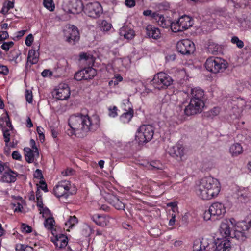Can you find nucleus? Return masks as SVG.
Returning <instances> with one entry per match:
<instances>
[{"mask_svg": "<svg viewBox=\"0 0 251 251\" xmlns=\"http://www.w3.org/2000/svg\"><path fill=\"white\" fill-rule=\"evenodd\" d=\"M85 80L91 79L97 75V71L92 67H87L83 69Z\"/></svg>", "mask_w": 251, "mask_h": 251, "instance_id": "37", "label": "nucleus"}, {"mask_svg": "<svg viewBox=\"0 0 251 251\" xmlns=\"http://www.w3.org/2000/svg\"><path fill=\"white\" fill-rule=\"evenodd\" d=\"M242 111L243 109L242 107H239L234 104V106L229 112V121L230 122H233L234 120L238 119L241 116Z\"/></svg>", "mask_w": 251, "mask_h": 251, "instance_id": "34", "label": "nucleus"}, {"mask_svg": "<svg viewBox=\"0 0 251 251\" xmlns=\"http://www.w3.org/2000/svg\"><path fill=\"white\" fill-rule=\"evenodd\" d=\"M124 104L128 105V110L123 113L120 117L121 122L126 124L129 123L133 116V110L131 108V103L129 100H125L123 101Z\"/></svg>", "mask_w": 251, "mask_h": 251, "instance_id": "25", "label": "nucleus"}, {"mask_svg": "<svg viewBox=\"0 0 251 251\" xmlns=\"http://www.w3.org/2000/svg\"><path fill=\"white\" fill-rule=\"evenodd\" d=\"M237 223L234 218L229 219H224L221 224L219 229V233L223 238H229L231 234V226L234 228L235 231V226Z\"/></svg>", "mask_w": 251, "mask_h": 251, "instance_id": "12", "label": "nucleus"}, {"mask_svg": "<svg viewBox=\"0 0 251 251\" xmlns=\"http://www.w3.org/2000/svg\"><path fill=\"white\" fill-rule=\"evenodd\" d=\"M83 72L84 71H83V70H81L76 72L74 75V78L77 81L85 79V77Z\"/></svg>", "mask_w": 251, "mask_h": 251, "instance_id": "49", "label": "nucleus"}, {"mask_svg": "<svg viewBox=\"0 0 251 251\" xmlns=\"http://www.w3.org/2000/svg\"><path fill=\"white\" fill-rule=\"evenodd\" d=\"M203 218L205 221H208L210 220H215L213 218V215L211 214L210 210L209 208L208 210L205 211L203 214Z\"/></svg>", "mask_w": 251, "mask_h": 251, "instance_id": "52", "label": "nucleus"}, {"mask_svg": "<svg viewBox=\"0 0 251 251\" xmlns=\"http://www.w3.org/2000/svg\"><path fill=\"white\" fill-rule=\"evenodd\" d=\"M235 25L241 31L251 29V20L248 18H235L234 20Z\"/></svg>", "mask_w": 251, "mask_h": 251, "instance_id": "26", "label": "nucleus"}, {"mask_svg": "<svg viewBox=\"0 0 251 251\" xmlns=\"http://www.w3.org/2000/svg\"><path fill=\"white\" fill-rule=\"evenodd\" d=\"M24 151L25 159L29 163L33 162L35 159L39 156L38 149L33 150L29 148H25Z\"/></svg>", "mask_w": 251, "mask_h": 251, "instance_id": "27", "label": "nucleus"}, {"mask_svg": "<svg viewBox=\"0 0 251 251\" xmlns=\"http://www.w3.org/2000/svg\"><path fill=\"white\" fill-rule=\"evenodd\" d=\"M44 224L45 227L49 230H52L55 225V221L53 217L50 216L45 218Z\"/></svg>", "mask_w": 251, "mask_h": 251, "instance_id": "39", "label": "nucleus"}, {"mask_svg": "<svg viewBox=\"0 0 251 251\" xmlns=\"http://www.w3.org/2000/svg\"><path fill=\"white\" fill-rule=\"evenodd\" d=\"M119 33L121 36H123L127 40L132 39L135 36L134 30L126 26H124L120 28Z\"/></svg>", "mask_w": 251, "mask_h": 251, "instance_id": "33", "label": "nucleus"}, {"mask_svg": "<svg viewBox=\"0 0 251 251\" xmlns=\"http://www.w3.org/2000/svg\"><path fill=\"white\" fill-rule=\"evenodd\" d=\"M173 80L167 74L160 72L154 75L151 80L152 84L155 89L163 90L170 86Z\"/></svg>", "mask_w": 251, "mask_h": 251, "instance_id": "5", "label": "nucleus"}, {"mask_svg": "<svg viewBox=\"0 0 251 251\" xmlns=\"http://www.w3.org/2000/svg\"><path fill=\"white\" fill-rule=\"evenodd\" d=\"M53 96L56 99L64 100H67L70 96V89L68 84H59L52 92Z\"/></svg>", "mask_w": 251, "mask_h": 251, "instance_id": "13", "label": "nucleus"}, {"mask_svg": "<svg viewBox=\"0 0 251 251\" xmlns=\"http://www.w3.org/2000/svg\"><path fill=\"white\" fill-rule=\"evenodd\" d=\"M8 72V69L6 66L0 64V74L3 75H7Z\"/></svg>", "mask_w": 251, "mask_h": 251, "instance_id": "63", "label": "nucleus"}, {"mask_svg": "<svg viewBox=\"0 0 251 251\" xmlns=\"http://www.w3.org/2000/svg\"><path fill=\"white\" fill-rule=\"evenodd\" d=\"M237 199L241 203H247L251 201V189L249 187H239L236 192Z\"/></svg>", "mask_w": 251, "mask_h": 251, "instance_id": "19", "label": "nucleus"}, {"mask_svg": "<svg viewBox=\"0 0 251 251\" xmlns=\"http://www.w3.org/2000/svg\"><path fill=\"white\" fill-rule=\"evenodd\" d=\"M21 231L23 233H29L32 232V227L26 224L21 225Z\"/></svg>", "mask_w": 251, "mask_h": 251, "instance_id": "48", "label": "nucleus"}, {"mask_svg": "<svg viewBox=\"0 0 251 251\" xmlns=\"http://www.w3.org/2000/svg\"><path fill=\"white\" fill-rule=\"evenodd\" d=\"M185 93L188 95H190V99L205 100L206 101V99L204 97V92L199 87L189 88Z\"/></svg>", "mask_w": 251, "mask_h": 251, "instance_id": "23", "label": "nucleus"}, {"mask_svg": "<svg viewBox=\"0 0 251 251\" xmlns=\"http://www.w3.org/2000/svg\"><path fill=\"white\" fill-rule=\"evenodd\" d=\"M193 250L194 251H215L217 250L215 240L203 238L201 241L196 240Z\"/></svg>", "mask_w": 251, "mask_h": 251, "instance_id": "8", "label": "nucleus"}, {"mask_svg": "<svg viewBox=\"0 0 251 251\" xmlns=\"http://www.w3.org/2000/svg\"><path fill=\"white\" fill-rule=\"evenodd\" d=\"M71 183L69 181L62 180L59 182L53 188V194L57 198H67L69 195Z\"/></svg>", "mask_w": 251, "mask_h": 251, "instance_id": "11", "label": "nucleus"}, {"mask_svg": "<svg viewBox=\"0 0 251 251\" xmlns=\"http://www.w3.org/2000/svg\"><path fill=\"white\" fill-rule=\"evenodd\" d=\"M157 12H152L151 10H147L144 11L143 14L145 16H150L151 17L152 20H154L155 18V16L157 14Z\"/></svg>", "mask_w": 251, "mask_h": 251, "instance_id": "54", "label": "nucleus"}, {"mask_svg": "<svg viewBox=\"0 0 251 251\" xmlns=\"http://www.w3.org/2000/svg\"><path fill=\"white\" fill-rule=\"evenodd\" d=\"M66 41L70 44H74L79 40V32L78 29L74 25L70 26L64 31Z\"/></svg>", "mask_w": 251, "mask_h": 251, "instance_id": "16", "label": "nucleus"}, {"mask_svg": "<svg viewBox=\"0 0 251 251\" xmlns=\"http://www.w3.org/2000/svg\"><path fill=\"white\" fill-rule=\"evenodd\" d=\"M16 249L20 251H34L33 248L28 246H25L22 244L16 245Z\"/></svg>", "mask_w": 251, "mask_h": 251, "instance_id": "47", "label": "nucleus"}, {"mask_svg": "<svg viewBox=\"0 0 251 251\" xmlns=\"http://www.w3.org/2000/svg\"><path fill=\"white\" fill-rule=\"evenodd\" d=\"M205 100L190 99L189 103L184 109L185 114L191 116L201 113L205 106Z\"/></svg>", "mask_w": 251, "mask_h": 251, "instance_id": "7", "label": "nucleus"}, {"mask_svg": "<svg viewBox=\"0 0 251 251\" xmlns=\"http://www.w3.org/2000/svg\"><path fill=\"white\" fill-rule=\"evenodd\" d=\"M243 151V147L238 143L232 144L229 148V152L232 156H237L241 154Z\"/></svg>", "mask_w": 251, "mask_h": 251, "instance_id": "35", "label": "nucleus"}, {"mask_svg": "<svg viewBox=\"0 0 251 251\" xmlns=\"http://www.w3.org/2000/svg\"><path fill=\"white\" fill-rule=\"evenodd\" d=\"M216 250L219 251H231L232 247L229 238L218 237L215 239Z\"/></svg>", "mask_w": 251, "mask_h": 251, "instance_id": "20", "label": "nucleus"}, {"mask_svg": "<svg viewBox=\"0 0 251 251\" xmlns=\"http://www.w3.org/2000/svg\"><path fill=\"white\" fill-rule=\"evenodd\" d=\"M176 48L179 52L184 55L192 53L195 50L194 43L189 39H183L178 41Z\"/></svg>", "mask_w": 251, "mask_h": 251, "instance_id": "14", "label": "nucleus"}, {"mask_svg": "<svg viewBox=\"0 0 251 251\" xmlns=\"http://www.w3.org/2000/svg\"><path fill=\"white\" fill-rule=\"evenodd\" d=\"M221 187V184L217 178L207 176L196 182L194 191L200 199L210 200L218 196Z\"/></svg>", "mask_w": 251, "mask_h": 251, "instance_id": "2", "label": "nucleus"}, {"mask_svg": "<svg viewBox=\"0 0 251 251\" xmlns=\"http://www.w3.org/2000/svg\"><path fill=\"white\" fill-rule=\"evenodd\" d=\"M77 219L75 216H70L69 219L65 223L66 227L72 228L77 223Z\"/></svg>", "mask_w": 251, "mask_h": 251, "instance_id": "41", "label": "nucleus"}, {"mask_svg": "<svg viewBox=\"0 0 251 251\" xmlns=\"http://www.w3.org/2000/svg\"><path fill=\"white\" fill-rule=\"evenodd\" d=\"M43 5L50 11L52 12L55 9V5L53 0H43Z\"/></svg>", "mask_w": 251, "mask_h": 251, "instance_id": "42", "label": "nucleus"}, {"mask_svg": "<svg viewBox=\"0 0 251 251\" xmlns=\"http://www.w3.org/2000/svg\"><path fill=\"white\" fill-rule=\"evenodd\" d=\"M34 40L33 36L32 34H29L28 35V36L26 37L25 40V44L27 46H30Z\"/></svg>", "mask_w": 251, "mask_h": 251, "instance_id": "57", "label": "nucleus"}, {"mask_svg": "<svg viewBox=\"0 0 251 251\" xmlns=\"http://www.w3.org/2000/svg\"><path fill=\"white\" fill-rule=\"evenodd\" d=\"M176 75L178 78L180 79H185L186 77V78L187 77L185 70L184 69L179 70L176 74Z\"/></svg>", "mask_w": 251, "mask_h": 251, "instance_id": "56", "label": "nucleus"}, {"mask_svg": "<svg viewBox=\"0 0 251 251\" xmlns=\"http://www.w3.org/2000/svg\"><path fill=\"white\" fill-rule=\"evenodd\" d=\"M209 210L214 219L221 218L226 213V207L224 204L219 202L213 203L209 206Z\"/></svg>", "mask_w": 251, "mask_h": 251, "instance_id": "17", "label": "nucleus"}, {"mask_svg": "<svg viewBox=\"0 0 251 251\" xmlns=\"http://www.w3.org/2000/svg\"><path fill=\"white\" fill-rule=\"evenodd\" d=\"M37 132L39 135V137L41 141H44L45 136L44 134V129L41 127H38L37 128Z\"/></svg>", "mask_w": 251, "mask_h": 251, "instance_id": "60", "label": "nucleus"}, {"mask_svg": "<svg viewBox=\"0 0 251 251\" xmlns=\"http://www.w3.org/2000/svg\"><path fill=\"white\" fill-rule=\"evenodd\" d=\"M0 126H6L5 127H3L2 128V131L4 141L6 145H7V144L10 141V133L12 132L13 130V127L12 126L11 123L7 116H4L0 118Z\"/></svg>", "mask_w": 251, "mask_h": 251, "instance_id": "15", "label": "nucleus"}, {"mask_svg": "<svg viewBox=\"0 0 251 251\" xmlns=\"http://www.w3.org/2000/svg\"><path fill=\"white\" fill-rule=\"evenodd\" d=\"M207 50L212 54H215L220 50V46L212 41H209L207 44Z\"/></svg>", "mask_w": 251, "mask_h": 251, "instance_id": "38", "label": "nucleus"}, {"mask_svg": "<svg viewBox=\"0 0 251 251\" xmlns=\"http://www.w3.org/2000/svg\"><path fill=\"white\" fill-rule=\"evenodd\" d=\"M205 67L208 72L217 74L224 72L227 67V63L221 58L211 57L206 60Z\"/></svg>", "mask_w": 251, "mask_h": 251, "instance_id": "3", "label": "nucleus"}, {"mask_svg": "<svg viewBox=\"0 0 251 251\" xmlns=\"http://www.w3.org/2000/svg\"><path fill=\"white\" fill-rule=\"evenodd\" d=\"M68 124L70 128L67 133L69 136L83 137L88 132L95 131L99 127L100 118L96 114L92 116L74 115L69 118Z\"/></svg>", "mask_w": 251, "mask_h": 251, "instance_id": "1", "label": "nucleus"}, {"mask_svg": "<svg viewBox=\"0 0 251 251\" xmlns=\"http://www.w3.org/2000/svg\"><path fill=\"white\" fill-rule=\"evenodd\" d=\"M51 241L54 244L56 249L58 250L64 249L68 243L67 237L63 234H57L50 238Z\"/></svg>", "mask_w": 251, "mask_h": 251, "instance_id": "18", "label": "nucleus"}, {"mask_svg": "<svg viewBox=\"0 0 251 251\" xmlns=\"http://www.w3.org/2000/svg\"><path fill=\"white\" fill-rule=\"evenodd\" d=\"M178 23L180 24L181 28L183 31L188 29L192 26L193 24L192 18L189 16L184 15L181 16L178 20Z\"/></svg>", "mask_w": 251, "mask_h": 251, "instance_id": "30", "label": "nucleus"}, {"mask_svg": "<svg viewBox=\"0 0 251 251\" xmlns=\"http://www.w3.org/2000/svg\"><path fill=\"white\" fill-rule=\"evenodd\" d=\"M93 204L95 206V208L97 210L98 209H102L103 210H106L107 209V206L105 205H101L100 203L94 202Z\"/></svg>", "mask_w": 251, "mask_h": 251, "instance_id": "64", "label": "nucleus"}, {"mask_svg": "<svg viewBox=\"0 0 251 251\" xmlns=\"http://www.w3.org/2000/svg\"><path fill=\"white\" fill-rule=\"evenodd\" d=\"M62 8L66 13L75 14L83 10V6L81 0H64Z\"/></svg>", "mask_w": 251, "mask_h": 251, "instance_id": "9", "label": "nucleus"}, {"mask_svg": "<svg viewBox=\"0 0 251 251\" xmlns=\"http://www.w3.org/2000/svg\"><path fill=\"white\" fill-rule=\"evenodd\" d=\"M146 30V34L150 38H152L154 39H158L161 36L159 29L154 25H147Z\"/></svg>", "mask_w": 251, "mask_h": 251, "instance_id": "31", "label": "nucleus"}, {"mask_svg": "<svg viewBox=\"0 0 251 251\" xmlns=\"http://www.w3.org/2000/svg\"><path fill=\"white\" fill-rule=\"evenodd\" d=\"M170 27L172 31L174 32L183 31V30L181 28L179 23H178V21L176 22H172L171 21Z\"/></svg>", "mask_w": 251, "mask_h": 251, "instance_id": "43", "label": "nucleus"}, {"mask_svg": "<svg viewBox=\"0 0 251 251\" xmlns=\"http://www.w3.org/2000/svg\"><path fill=\"white\" fill-rule=\"evenodd\" d=\"M228 4L230 6H233L235 8H239L241 7V5L239 4L241 2V0H228Z\"/></svg>", "mask_w": 251, "mask_h": 251, "instance_id": "53", "label": "nucleus"}, {"mask_svg": "<svg viewBox=\"0 0 251 251\" xmlns=\"http://www.w3.org/2000/svg\"><path fill=\"white\" fill-rule=\"evenodd\" d=\"M108 116L111 118H115L118 116V108L116 106H110L108 108Z\"/></svg>", "mask_w": 251, "mask_h": 251, "instance_id": "45", "label": "nucleus"}, {"mask_svg": "<svg viewBox=\"0 0 251 251\" xmlns=\"http://www.w3.org/2000/svg\"><path fill=\"white\" fill-rule=\"evenodd\" d=\"M17 173L7 167L0 177V181L4 183H13L16 180Z\"/></svg>", "mask_w": 251, "mask_h": 251, "instance_id": "24", "label": "nucleus"}, {"mask_svg": "<svg viewBox=\"0 0 251 251\" xmlns=\"http://www.w3.org/2000/svg\"><path fill=\"white\" fill-rule=\"evenodd\" d=\"M167 152L171 156L176 159L181 160V158L184 155V148L181 145L177 144L169 147Z\"/></svg>", "mask_w": 251, "mask_h": 251, "instance_id": "22", "label": "nucleus"}, {"mask_svg": "<svg viewBox=\"0 0 251 251\" xmlns=\"http://www.w3.org/2000/svg\"><path fill=\"white\" fill-rule=\"evenodd\" d=\"M83 230L85 231L83 233L85 236H89L92 233V228L88 225L85 224L83 226Z\"/></svg>", "mask_w": 251, "mask_h": 251, "instance_id": "59", "label": "nucleus"}, {"mask_svg": "<svg viewBox=\"0 0 251 251\" xmlns=\"http://www.w3.org/2000/svg\"><path fill=\"white\" fill-rule=\"evenodd\" d=\"M83 10L88 16L97 18L102 13L103 9L98 2H89L83 7Z\"/></svg>", "mask_w": 251, "mask_h": 251, "instance_id": "10", "label": "nucleus"}, {"mask_svg": "<svg viewBox=\"0 0 251 251\" xmlns=\"http://www.w3.org/2000/svg\"><path fill=\"white\" fill-rule=\"evenodd\" d=\"M74 172L73 169L71 168H67L65 170L62 172V175L64 176H67L72 175Z\"/></svg>", "mask_w": 251, "mask_h": 251, "instance_id": "62", "label": "nucleus"}, {"mask_svg": "<svg viewBox=\"0 0 251 251\" xmlns=\"http://www.w3.org/2000/svg\"><path fill=\"white\" fill-rule=\"evenodd\" d=\"M99 26L100 30L103 32L108 31L112 27L111 24L108 23L105 20H102L99 24Z\"/></svg>", "mask_w": 251, "mask_h": 251, "instance_id": "40", "label": "nucleus"}, {"mask_svg": "<svg viewBox=\"0 0 251 251\" xmlns=\"http://www.w3.org/2000/svg\"><path fill=\"white\" fill-rule=\"evenodd\" d=\"M105 197L108 202L116 209L118 210L124 209L125 204L116 196L108 193Z\"/></svg>", "mask_w": 251, "mask_h": 251, "instance_id": "28", "label": "nucleus"}, {"mask_svg": "<svg viewBox=\"0 0 251 251\" xmlns=\"http://www.w3.org/2000/svg\"><path fill=\"white\" fill-rule=\"evenodd\" d=\"M19 201L16 203H13L14 208V211H21L23 206L20 202H22L21 198L18 197Z\"/></svg>", "mask_w": 251, "mask_h": 251, "instance_id": "55", "label": "nucleus"}, {"mask_svg": "<svg viewBox=\"0 0 251 251\" xmlns=\"http://www.w3.org/2000/svg\"><path fill=\"white\" fill-rule=\"evenodd\" d=\"M43 217L46 218L50 216V212L47 207H43L38 210Z\"/></svg>", "mask_w": 251, "mask_h": 251, "instance_id": "46", "label": "nucleus"}, {"mask_svg": "<svg viewBox=\"0 0 251 251\" xmlns=\"http://www.w3.org/2000/svg\"><path fill=\"white\" fill-rule=\"evenodd\" d=\"M154 135V128L150 125H143L137 130L135 140L141 145L151 141Z\"/></svg>", "mask_w": 251, "mask_h": 251, "instance_id": "4", "label": "nucleus"}, {"mask_svg": "<svg viewBox=\"0 0 251 251\" xmlns=\"http://www.w3.org/2000/svg\"><path fill=\"white\" fill-rule=\"evenodd\" d=\"M39 53L34 50H30L28 52L27 61L32 64H36L39 59Z\"/></svg>", "mask_w": 251, "mask_h": 251, "instance_id": "36", "label": "nucleus"}, {"mask_svg": "<svg viewBox=\"0 0 251 251\" xmlns=\"http://www.w3.org/2000/svg\"><path fill=\"white\" fill-rule=\"evenodd\" d=\"M251 227V214L246 216L244 221L238 222L235 226V237L238 240H243L245 232Z\"/></svg>", "mask_w": 251, "mask_h": 251, "instance_id": "6", "label": "nucleus"}, {"mask_svg": "<svg viewBox=\"0 0 251 251\" xmlns=\"http://www.w3.org/2000/svg\"><path fill=\"white\" fill-rule=\"evenodd\" d=\"M25 97L26 98V100L29 103H32V93L30 90H26L25 92Z\"/></svg>", "mask_w": 251, "mask_h": 251, "instance_id": "58", "label": "nucleus"}, {"mask_svg": "<svg viewBox=\"0 0 251 251\" xmlns=\"http://www.w3.org/2000/svg\"><path fill=\"white\" fill-rule=\"evenodd\" d=\"M13 54L12 56H10V60L14 61L15 63H17V59L21 53L19 51H15L13 52Z\"/></svg>", "mask_w": 251, "mask_h": 251, "instance_id": "61", "label": "nucleus"}, {"mask_svg": "<svg viewBox=\"0 0 251 251\" xmlns=\"http://www.w3.org/2000/svg\"><path fill=\"white\" fill-rule=\"evenodd\" d=\"M220 108L215 107L208 111V115L210 117H214L218 115L220 112Z\"/></svg>", "mask_w": 251, "mask_h": 251, "instance_id": "50", "label": "nucleus"}, {"mask_svg": "<svg viewBox=\"0 0 251 251\" xmlns=\"http://www.w3.org/2000/svg\"><path fill=\"white\" fill-rule=\"evenodd\" d=\"M231 42L233 44H235L239 48L242 49L244 46V43L243 41L240 40L237 36H234L231 38Z\"/></svg>", "mask_w": 251, "mask_h": 251, "instance_id": "44", "label": "nucleus"}, {"mask_svg": "<svg viewBox=\"0 0 251 251\" xmlns=\"http://www.w3.org/2000/svg\"><path fill=\"white\" fill-rule=\"evenodd\" d=\"M92 219L98 225L101 226H107L110 222L111 219L106 215H100L99 214L94 215Z\"/></svg>", "mask_w": 251, "mask_h": 251, "instance_id": "29", "label": "nucleus"}, {"mask_svg": "<svg viewBox=\"0 0 251 251\" xmlns=\"http://www.w3.org/2000/svg\"><path fill=\"white\" fill-rule=\"evenodd\" d=\"M131 61L129 58H117L113 61V67L115 70L119 72H124L129 68Z\"/></svg>", "mask_w": 251, "mask_h": 251, "instance_id": "21", "label": "nucleus"}, {"mask_svg": "<svg viewBox=\"0 0 251 251\" xmlns=\"http://www.w3.org/2000/svg\"><path fill=\"white\" fill-rule=\"evenodd\" d=\"M154 21L157 23L158 25L163 28H167L170 27L171 20L165 18L163 15L157 13L155 16Z\"/></svg>", "mask_w": 251, "mask_h": 251, "instance_id": "32", "label": "nucleus"}, {"mask_svg": "<svg viewBox=\"0 0 251 251\" xmlns=\"http://www.w3.org/2000/svg\"><path fill=\"white\" fill-rule=\"evenodd\" d=\"M14 43L12 41L4 42L1 46V48L5 51H8L10 48L13 47Z\"/></svg>", "mask_w": 251, "mask_h": 251, "instance_id": "51", "label": "nucleus"}]
</instances>
